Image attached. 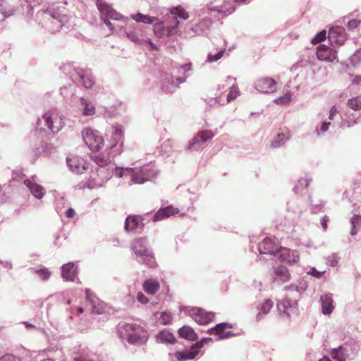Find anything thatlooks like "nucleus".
Masks as SVG:
<instances>
[{"label": "nucleus", "mask_w": 361, "mask_h": 361, "mask_svg": "<svg viewBox=\"0 0 361 361\" xmlns=\"http://www.w3.org/2000/svg\"><path fill=\"white\" fill-rule=\"evenodd\" d=\"M330 125V122L324 121L319 126H317L315 132L317 135H321L326 133L329 130Z\"/></svg>", "instance_id": "nucleus-53"}, {"label": "nucleus", "mask_w": 361, "mask_h": 361, "mask_svg": "<svg viewBox=\"0 0 361 361\" xmlns=\"http://www.w3.org/2000/svg\"><path fill=\"white\" fill-rule=\"evenodd\" d=\"M35 176H32L31 179H25L23 180L24 184L28 188L31 194L37 199H42L44 194L45 190L44 188L39 185L35 180Z\"/></svg>", "instance_id": "nucleus-29"}, {"label": "nucleus", "mask_w": 361, "mask_h": 361, "mask_svg": "<svg viewBox=\"0 0 361 361\" xmlns=\"http://www.w3.org/2000/svg\"><path fill=\"white\" fill-rule=\"evenodd\" d=\"M350 223L352 224L350 235H355L361 228V216L355 215L351 218Z\"/></svg>", "instance_id": "nucleus-47"}, {"label": "nucleus", "mask_w": 361, "mask_h": 361, "mask_svg": "<svg viewBox=\"0 0 361 361\" xmlns=\"http://www.w3.org/2000/svg\"><path fill=\"white\" fill-rule=\"evenodd\" d=\"M298 301L289 297H286L277 302L276 308L282 319L290 321L291 316L295 314L298 310Z\"/></svg>", "instance_id": "nucleus-11"}, {"label": "nucleus", "mask_w": 361, "mask_h": 361, "mask_svg": "<svg viewBox=\"0 0 361 361\" xmlns=\"http://www.w3.org/2000/svg\"><path fill=\"white\" fill-rule=\"evenodd\" d=\"M131 250L134 252L138 262L145 264L149 267L155 265V259L152 250L145 237L135 238L131 243Z\"/></svg>", "instance_id": "nucleus-5"}, {"label": "nucleus", "mask_w": 361, "mask_h": 361, "mask_svg": "<svg viewBox=\"0 0 361 361\" xmlns=\"http://www.w3.org/2000/svg\"><path fill=\"white\" fill-rule=\"evenodd\" d=\"M328 39L334 48L343 45L347 39L345 28L339 25L332 27L329 31Z\"/></svg>", "instance_id": "nucleus-19"}, {"label": "nucleus", "mask_w": 361, "mask_h": 361, "mask_svg": "<svg viewBox=\"0 0 361 361\" xmlns=\"http://www.w3.org/2000/svg\"><path fill=\"white\" fill-rule=\"evenodd\" d=\"M0 361H23L22 358L11 354H6L0 357Z\"/></svg>", "instance_id": "nucleus-59"}, {"label": "nucleus", "mask_w": 361, "mask_h": 361, "mask_svg": "<svg viewBox=\"0 0 361 361\" xmlns=\"http://www.w3.org/2000/svg\"><path fill=\"white\" fill-rule=\"evenodd\" d=\"M86 298L92 306V312L95 314H102L104 311L102 302L90 289L85 290Z\"/></svg>", "instance_id": "nucleus-31"}, {"label": "nucleus", "mask_w": 361, "mask_h": 361, "mask_svg": "<svg viewBox=\"0 0 361 361\" xmlns=\"http://www.w3.org/2000/svg\"><path fill=\"white\" fill-rule=\"evenodd\" d=\"M172 320V315L170 312H164L161 313L159 318V322L163 325L169 324Z\"/></svg>", "instance_id": "nucleus-54"}, {"label": "nucleus", "mask_w": 361, "mask_h": 361, "mask_svg": "<svg viewBox=\"0 0 361 361\" xmlns=\"http://www.w3.org/2000/svg\"><path fill=\"white\" fill-rule=\"evenodd\" d=\"M307 288L305 282H299L298 284H290L284 287V289L288 292L286 297H289L293 300H298L301 295L305 292Z\"/></svg>", "instance_id": "nucleus-30"}, {"label": "nucleus", "mask_w": 361, "mask_h": 361, "mask_svg": "<svg viewBox=\"0 0 361 361\" xmlns=\"http://www.w3.org/2000/svg\"><path fill=\"white\" fill-rule=\"evenodd\" d=\"M178 212L179 209L178 208H175L173 206H168L160 208L155 214L150 215V218H152L153 221H159L175 215Z\"/></svg>", "instance_id": "nucleus-32"}, {"label": "nucleus", "mask_w": 361, "mask_h": 361, "mask_svg": "<svg viewBox=\"0 0 361 361\" xmlns=\"http://www.w3.org/2000/svg\"><path fill=\"white\" fill-rule=\"evenodd\" d=\"M34 272L42 280L47 281L51 276V271L46 267L34 269Z\"/></svg>", "instance_id": "nucleus-50"}, {"label": "nucleus", "mask_w": 361, "mask_h": 361, "mask_svg": "<svg viewBox=\"0 0 361 361\" xmlns=\"http://www.w3.org/2000/svg\"><path fill=\"white\" fill-rule=\"evenodd\" d=\"M115 156H113L112 154L110 153V150L104 152H96L92 154V159L100 167L105 166L108 165L111 159H113Z\"/></svg>", "instance_id": "nucleus-34"}, {"label": "nucleus", "mask_w": 361, "mask_h": 361, "mask_svg": "<svg viewBox=\"0 0 361 361\" xmlns=\"http://www.w3.org/2000/svg\"><path fill=\"white\" fill-rule=\"evenodd\" d=\"M226 52V49H221L219 51L215 54L209 53L207 56V59L205 63H214L219 61L221 58L223 57Z\"/></svg>", "instance_id": "nucleus-48"}, {"label": "nucleus", "mask_w": 361, "mask_h": 361, "mask_svg": "<svg viewBox=\"0 0 361 361\" xmlns=\"http://www.w3.org/2000/svg\"><path fill=\"white\" fill-rule=\"evenodd\" d=\"M327 264L331 267H335L338 264V260L334 255H332L326 259Z\"/></svg>", "instance_id": "nucleus-62"}, {"label": "nucleus", "mask_w": 361, "mask_h": 361, "mask_svg": "<svg viewBox=\"0 0 361 361\" xmlns=\"http://www.w3.org/2000/svg\"><path fill=\"white\" fill-rule=\"evenodd\" d=\"M61 276L66 281H74L78 278V267L72 262L61 267Z\"/></svg>", "instance_id": "nucleus-28"}, {"label": "nucleus", "mask_w": 361, "mask_h": 361, "mask_svg": "<svg viewBox=\"0 0 361 361\" xmlns=\"http://www.w3.org/2000/svg\"><path fill=\"white\" fill-rule=\"evenodd\" d=\"M320 302L322 313L325 315L331 314L334 309L331 294H325L322 295L320 297Z\"/></svg>", "instance_id": "nucleus-35"}, {"label": "nucleus", "mask_w": 361, "mask_h": 361, "mask_svg": "<svg viewBox=\"0 0 361 361\" xmlns=\"http://www.w3.org/2000/svg\"><path fill=\"white\" fill-rule=\"evenodd\" d=\"M274 273L276 279L280 280L282 283L288 282L290 279L289 270L284 266L277 267Z\"/></svg>", "instance_id": "nucleus-43"}, {"label": "nucleus", "mask_w": 361, "mask_h": 361, "mask_svg": "<svg viewBox=\"0 0 361 361\" xmlns=\"http://www.w3.org/2000/svg\"><path fill=\"white\" fill-rule=\"evenodd\" d=\"M61 71L73 82L81 83L85 88L90 89L94 84V78L88 69L75 68L71 64H64L61 67Z\"/></svg>", "instance_id": "nucleus-7"}, {"label": "nucleus", "mask_w": 361, "mask_h": 361, "mask_svg": "<svg viewBox=\"0 0 361 361\" xmlns=\"http://www.w3.org/2000/svg\"><path fill=\"white\" fill-rule=\"evenodd\" d=\"M255 90L261 93L271 94L276 91V82L271 78H262L255 82Z\"/></svg>", "instance_id": "nucleus-22"}, {"label": "nucleus", "mask_w": 361, "mask_h": 361, "mask_svg": "<svg viewBox=\"0 0 361 361\" xmlns=\"http://www.w3.org/2000/svg\"><path fill=\"white\" fill-rule=\"evenodd\" d=\"M82 139L92 150H99L104 143V140L99 132L91 128L84 129Z\"/></svg>", "instance_id": "nucleus-16"}, {"label": "nucleus", "mask_w": 361, "mask_h": 361, "mask_svg": "<svg viewBox=\"0 0 361 361\" xmlns=\"http://www.w3.org/2000/svg\"><path fill=\"white\" fill-rule=\"evenodd\" d=\"M312 181V178L309 175H305V177L300 178L295 187L293 188V190L295 194H299L302 192V191L307 188L309 185V184Z\"/></svg>", "instance_id": "nucleus-45"}, {"label": "nucleus", "mask_w": 361, "mask_h": 361, "mask_svg": "<svg viewBox=\"0 0 361 361\" xmlns=\"http://www.w3.org/2000/svg\"><path fill=\"white\" fill-rule=\"evenodd\" d=\"M161 88L166 94L173 93L178 87V84L186 81L187 76H178L174 78L171 73L163 72L161 74Z\"/></svg>", "instance_id": "nucleus-10"}, {"label": "nucleus", "mask_w": 361, "mask_h": 361, "mask_svg": "<svg viewBox=\"0 0 361 361\" xmlns=\"http://www.w3.org/2000/svg\"><path fill=\"white\" fill-rule=\"evenodd\" d=\"M130 18L136 21L137 23H142L144 24L151 25L156 24V20L157 18L154 16H150L149 15H145L141 13H137L135 14H132Z\"/></svg>", "instance_id": "nucleus-40"}, {"label": "nucleus", "mask_w": 361, "mask_h": 361, "mask_svg": "<svg viewBox=\"0 0 361 361\" xmlns=\"http://www.w3.org/2000/svg\"><path fill=\"white\" fill-rule=\"evenodd\" d=\"M136 298L142 305H145L149 302L148 298L141 291L137 293Z\"/></svg>", "instance_id": "nucleus-61"}, {"label": "nucleus", "mask_w": 361, "mask_h": 361, "mask_svg": "<svg viewBox=\"0 0 361 361\" xmlns=\"http://www.w3.org/2000/svg\"><path fill=\"white\" fill-rule=\"evenodd\" d=\"M118 331L122 341H126L131 345H143L149 337L148 332L143 327L135 324H120Z\"/></svg>", "instance_id": "nucleus-4"}, {"label": "nucleus", "mask_w": 361, "mask_h": 361, "mask_svg": "<svg viewBox=\"0 0 361 361\" xmlns=\"http://www.w3.org/2000/svg\"><path fill=\"white\" fill-rule=\"evenodd\" d=\"M220 324H224V325L218 328L214 331V335L218 336L219 340H222L226 338V322H221Z\"/></svg>", "instance_id": "nucleus-57"}, {"label": "nucleus", "mask_w": 361, "mask_h": 361, "mask_svg": "<svg viewBox=\"0 0 361 361\" xmlns=\"http://www.w3.org/2000/svg\"><path fill=\"white\" fill-rule=\"evenodd\" d=\"M172 15L165 23H159L153 25L154 35L158 37H173L176 36L179 29L178 18L187 20L189 18L188 12L181 6L172 7L170 9Z\"/></svg>", "instance_id": "nucleus-1"}, {"label": "nucleus", "mask_w": 361, "mask_h": 361, "mask_svg": "<svg viewBox=\"0 0 361 361\" xmlns=\"http://www.w3.org/2000/svg\"><path fill=\"white\" fill-rule=\"evenodd\" d=\"M103 173V170H97V174L92 173L89 179L85 182L81 183L79 185L80 189L88 188L90 190L99 188L103 187L104 183L109 179V177H102L101 174Z\"/></svg>", "instance_id": "nucleus-21"}, {"label": "nucleus", "mask_w": 361, "mask_h": 361, "mask_svg": "<svg viewBox=\"0 0 361 361\" xmlns=\"http://www.w3.org/2000/svg\"><path fill=\"white\" fill-rule=\"evenodd\" d=\"M334 47L321 44L317 47V56L319 60L333 61L336 58V51Z\"/></svg>", "instance_id": "nucleus-27"}, {"label": "nucleus", "mask_w": 361, "mask_h": 361, "mask_svg": "<svg viewBox=\"0 0 361 361\" xmlns=\"http://www.w3.org/2000/svg\"><path fill=\"white\" fill-rule=\"evenodd\" d=\"M66 162L69 169L77 174L83 173L89 168V164L83 159L78 157H67Z\"/></svg>", "instance_id": "nucleus-26"}, {"label": "nucleus", "mask_w": 361, "mask_h": 361, "mask_svg": "<svg viewBox=\"0 0 361 361\" xmlns=\"http://www.w3.org/2000/svg\"><path fill=\"white\" fill-rule=\"evenodd\" d=\"M66 115L63 110L53 108L38 118L37 125L41 129L47 127L52 133H58L66 125Z\"/></svg>", "instance_id": "nucleus-3"}, {"label": "nucleus", "mask_w": 361, "mask_h": 361, "mask_svg": "<svg viewBox=\"0 0 361 361\" xmlns=\"http://www.w3.org/2000/svg\"><path fill=\"white\" fill-rule=\"evenodd\" d=\"M178 335L180 337L188 340L190 341H195L198 338L197 334L194 329L190 326H183L178 329Z\"/></svg>", "instance_id": "nucleus-39"}, {"label": "nucleus", "mask_w": 361, "mask_h": 361, "mask_svg": "<svg viewBox=\"0 0 361 361\" xmlns=\"http://www.w3.org/2000/svg\"><path fill=\"white\" fill-rule=\"evenodd\" d=\"M290 136L288 133H279L276 136L271 142V147L272 148H279L285 145V143L289 140Z\"/></svg>", "instance_id": "nucleus-44"}, {"label": "nucleus", "mask_w": 361, "mask_h": 361, "mask_svg": "<svg viewBox=\"0 0 361 361\" xmlns=\"http://www.w3.org/2000/svg\"><path fill=\"white\" fill-rule=\"evenodd\" d=\"M280 247L275 238L268 237L259 243L258 250L261 255H267L271 257H275Z\"/></svg>", "instance_id": "nucleus-20"}, {"label": "nucleus", "mask_w": 361, "mask_h": 361, "mask_svg": "<svg viewBox=\"0 0 361 361\" xmlns=\"http://www.w3.org/2000/svg\"><path fill=\"white\" fill-rule=\"evenodd\" d=\"M185 312L200 325H206L214 319L212 312H207L200 307H185Z\"/></svg>", "instance_id": "nucleus-13"}, {"label": "nucleus", "mask_w": 361, "mask_h": 361, "mask_svg": "<svg viewBox=\"0 0 361 361\" xmlns=\"http://www.w3.org/2000/svg\"><path fill=\"white\" fill-rule=\"evenodd\" d=\"M325 271H319L317 270L314 267L310 268V270L307 271V274L312 275L317 279H321Z\"/></svg>", "instance_id": "nucleus-60"}, {"label": "nucleus", "mask_w": 361, "mask_h": 361, "mask_svg": "<svg viewBox=\"0 0 361 361\" xmlns=\"http://www.w3.org/2000/svg\"><path fill=\"white\" fill-rule=\"evenodd\" d=\"M347 105L355 111L361 109V95L355 97L348 100Z\"/></svg>", "instance_id": "nucleus-49"}, {"label": "nucleus", "mask_w": 361, "mask_h": 361, "mask_svg": "<svg viewBox=\"0 0 361 361\" xmlns=\"http://www.w3.org/2000/svg\"><path fill=\"white\" fill-rule=\"evenodd\" d=\"M97 6L100 13L101 20L106 25L110 33L116 31L118 28L121 29L118 25L111 23L110 20L117 21L124 20L126 19L128 20L127 18H125L121 13H118L111 5L104 1H98Z\"/></svg>", "instance_id": "nucleus-8"}, {"label": "nucleus", "mask_w": 361, "mask_h": 361, "mask_svg": "<svg viewBox=\"0 0 361 361\" xmlns=\"http://www.w3.org/2000/svg\"><path fill=\"white\" fill-rule=\"evenodd\" d=\"M214 136V134L212 130H200L190 141L188 149L189 150L198 151L204 148L206 142L210 140Z\"/></svg>", "instance_id": "nucleus-18"}, {"label": "nucleus", "mask_w": 361, "mask_h": 361, "mask_svg": "<svg viewBox=\"0 0 361 361\" xmlns=\"http://www.w3.org/2000/svg\"><path fill=\"white\" fill-rule=\"evenodd\" d=\"M177 69L178 73H180V70L183 71L184 74L187 73L188 72L190 71L192 69V63L189 62L187 63H185L183 65H176L173 66L171 67V70L175 71V70Z\"/></svg>", "instance_id": "nucleus-52"}, {"label": "nucleus", "mask_w": 361, "mask_h": 361, "mask_svg": "<svg viewBox=\"0 0 361 361\" xmlns=\"http://www.w3.org/2000/svg\"><path fill=\"white\" fill-rule=\"evenodd\" d=\"M43 13L51 21V23L54 25L53 31H59L69 21V18L66 14L61 13L54 8H48L43 11Z\"/></svg>", "instance_id": "nucleus-14"}, {"label": "nucleus", "mask_w": 361, "mask_h": 361, "mask_svg": "<svg viewBox=\"0 0 361 361\" xmlns=\"http://www.w3.org/2000/svg\"><path fill=\"white\" fill-rule=\"evenodd\" d=\"M23 0H0V13L8 18L23 6Z\"/></svg>", "instance_id": "nucleus-23"}, {"label": "nucleus", "mask_w": 361, "mask_h": 361, "mask_svg": "<svg viewBox=\"0 0 361 361\" xmlns=\"http://www.w3.org/2000/svg\"><path fill=\"white\" fill-rule=\"evenodd\" d=\"M80 103L82 106V111L84 116H92L94 114L95 109L91 102L84 98H81Z\"/></svg>", "instance_id": "nucleus-46"}, {"label": "nucleus", "mask_w": 361, "mask_h": 361, "mask_svg": "<svg viewBox=\"0 0 361 361\" xmlns=\"http://www.w3.org/2000/svg\"><path fill=\"white\" fill-rule=\"evenodd\" d=\"M114 174L117 178H122L126 176L131 177V181L137 184H142L146 181L155 178L159 171L152 166L147 165L135 169L130 167H115Z\"/></svg>", "instance_id": "nucleus-2"}, {"label": "nucleus", "mask_w": 361, "mask_h": 361, "mask_svg": "<svg viewBox=\"0 0 361 361\" xmlns=\"http://www.w3.org/2000/svg\"><path fill=\"white\" fill-rule=\"evenodd\" d=\"M157 340L159 343L174 344L176 338L173 334L166 330H162L157 336Z\"/></svg>", "instance_id": "nucleus-41"}, {"label": "nucleus", "mask_w": 361, "mask_h": 361, "mask_svg": "<svg viewBox=\"0 0 361 361\" xmlns=\"http://www.w3.org/2000/svg\"><path fill=\"white\" fill-rule=\"evenodd\" d=\"M211 25V19L207 17H204L198 23H195L192 20L188 23L184 28V32L186 36L189 37H192L195 35H203L207 30H209Z\"/></svg>", "instance_id": "nucleus-12"}, {"label": "nucleus", "mask_w": 361, "mask_h": 361, "mask_svg": "<svg viewBox=\"0 0 361 361\" xmlns=\"http://www.w3.org/2000/svg\"><path fill=\"white\" fill-rule=\"evenodd\" d=\"M361 343L358 340L350 339L345 342L343 345H341L345 351L350 355L351 357L359 351Z\"/></svg>", "instance_id": "nucleus-38"}, {"label": "nucleus", "mask_w": 361, "mask_h": 361, "mask_svg": "<svg viewBox=\"0 0 361 361\" xmlns=\"http://www.w3.org/2000/svg\"><path fill=\"white\" fill-rule=\"evenodd\" d=\"M227 85H230L229 93L227 94V102H230L240 96V91L235 84V79L232 77H227Z\"/></svg>", "instance_id": "nucleus-36"}, {"label": "nucleus", "mask_w": 361, "mask_h": 361, "mask_svg": "<svg viewBox=\"0 0 361 361\" xmlns=\"http://www.w3.org/2000/svg\"><path fill=\"white\" fill-rule=\"evenodd\" d=\"M107 150L113 156H117L123 152L124 130L122 125H112L106 133Z\"/></svg>", "instance_id": "nucleus-6"}, {"label": "nucleus", "mask_w": 361, "mask_h": 361, "mask_svg": "<svg viewBox=\"0 0 361 361\" xmlns=\"http://www.w3.org/2000/svg\"><path fill=\"white\" fill-rule=\"evenodd\" d=\"M281 262L293 264L299 261L300 257L298 252L296 250H292L285 247H280L276 256L275 257Z\"/></svg>", "instance_id": "nucleus-24"}, {"label": "nucleus", "mask_w": 361, "mask_h": 361, "mask_svg": "<svg viewBox=\"0 0 361 361\" xmlns=\"http://www.w3.org/2000/svg\"><path fill=\"white\" fill-rule=\"evenodd\" d=\"M144 220H145V219L140 216H137V215L128 216L126 219V221H125V226H124L125 231L128 233H129V232L140 233L144 227V223H143Z\"/></svg>", "instance_id": "nucleus-25"}, {"label": "nucleus", "mask_w": 361, "mask_h": 361, "mask_svg": "<svg viewBox=\"0 0 361 361\" xmlns=\"http://www.w3.org/2000/svg\"><path fill=\"white\" fill-rule=\"evenodd\" d=\"M212 341V338H202L200 341L193 343L189 350L177 352L176 353V357L179 361L192 360L198 355L200 350L204 346V345Z\"/></svg>", "instance_id": "nucleus-15"}, {"label": "nucleus", "mask_w": 361, "mask_h": 361, "mask_svg": "<svg viewBox=\"0 0 361 361\" xmlns=\"http://www.w3.org/2000/svg\"><path fill=\"white\" fill-rule=\"evenodd\" d=\"M326 37V32L325 30H322L317 33L311 40L312 43L314 44H318L320 42L323 41Z\"/></svg>", "instance_id": "nucleus-56"}, {"label": "nucleus", "mask_w": 361, "mask_h": 361, "mask_svg": "<svg viewBox=\"0 0 361 361\" xmlns=\"http://www.w3.org/2000/svg\"><path fill=\"white\" fill-rule=\"evenodd\" d=\"M331 355L332 358L336 361H345L346 359L352 358L341 346L332 349Z\"/></svg>", "instance_id": "nucleus-42"}, {"label": "nucleus", "mask_w": 361, "mask_h": 361, "mask_svg": "<svg viewBox=\"0 0 361 361\" xmlns=\"http://www.w3.org/2000/svg\"><path fill=\"white\" fill-rule=\"evenodd\" d=\"M338 113V108L336 106H333L329 111V119L333 120L335 116Z\"/></svg>", "instance_id": "nucleus-63"}, {"label": "nucleus", "mask_w": 361, "mask_h": 361, "mask_svg": "<svg viewBox=\"0 0 361 361\" xmlns=\"http://www.w3.org/2000/svg\"><path fill=\"white\" fill-rule=\"evenodd\" d=\"M274 306V302L271 299H266L263 302L257 307L258 312L256 314L255 319L259 322L264 319L266 316L269 313L270 310Z\"/></svg>", "instance_id": "nucleus-33"}, {"label": "nucleus", "mask_w": 361, "mask_h": 361, "mask_svg": "<svg viewBox=\"0 0 361 361\" xmlns=\"http://www.w3.org/2000/svg\"><path fill=\"white\" fill-rule=\"evenodd\" d=\"M214 12H216L217 15H214V16L218 20H220L225 16V7L222 5L219 6L212 2L210 4L200 5L193 11L195 16L198 17L207 13L212 15V13Z\"/></svg>", "instance_id": "nucleus-17"}, {"label": "nucleus", "mask_w": 361, "mask_h": 361, "mask_svg": "<svg viewBox=\"0 0 361 361\" xmlns=\"http://www.w3.org/2000/svg\"><path fill=\"white\" fill-rule=\"evenodd\" d=\"M361 59V49L357 51L354 55L353 56L352 61H359Z\"/></svg>", "instance_id": "nucleus-64"}, {"label": "nucleus", "mask_w": 361, "mask_h": 361, "mask_svg": "<svg viewBox=\"0 0 361 361\" xmlns=\"http://www.w3.org/2000/svg\"><path fill=\"white\" fill-rule=\"evenodd\" d=\"M291 96L290 94H286L282 97H279L274 99V102L277 104L284 105L288 104L290 101Z\"/></svg>", "instance_id": "nucleus-55"}, {"label": "nucleus", "mask_w": 361, "mask_h": 361, "mask_svg": "<svg viewBox=\"0 0 361 361\" xmlns=\"http://www.w3.org/2000/svg\"><path fill=\"white\" fill-rule=\"evenodd\" d=\"M142 288L148 295H154L160 288L158 281L152 279H146L142 284Z\"/></svg>", "instance_id": "nucleus-37"}, {"label": "nucleus", "mask_w": 361, "mask_h": 361, "mask_svg": "<svg viewBox=\"0 0 361 361\" xmlns=\"http://www.w3.org/2000/svg\"><path fill=\"white\" fill-rule=\"evenodd\" d=\"M144 32L145 27L136 23L130 25L129 28L124 31L126 37L131 42L137 44H142L144 42H147L154 49L157 50L158 47L150 39L147 38L145 39Z\"/></svg>", "instance_id": "nucleus-9"}, {"label": "nucleus", "mask_w": 361, "mask_h": 361, "mask_svg": "<svg viewBox=\"0 0 361 361\" xmlns=\"http://www.w3.org/2000/svg\"><path fill=\"white\" fill-rule=\"evenodd\" d=\"M27 4V14L30 16L33 14V9L35 6L39 5L42 0H23V2Z\"/></svg>", "instance_id": "nucleus-51"}, {"label": "nucleus", "mask_w": 361, "mask_h": 361, "mask_svg": "<svg viewBox=\"0 0 361 361\" xmlns=\"http://www.w3.org/2000/svg\"><path fill=\"white\" fill-rule=\"evenodd\" d=\"M361 23V17L355 19L350 20L348 22L347 27L350 30H353L360 26Z\"/></svg>", "instance_id": "nucleus-58"}]
</instances>
